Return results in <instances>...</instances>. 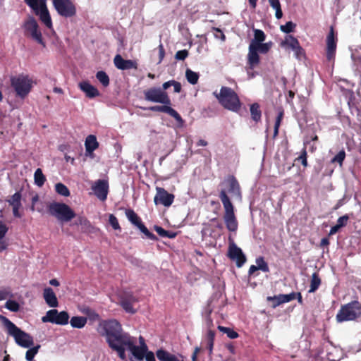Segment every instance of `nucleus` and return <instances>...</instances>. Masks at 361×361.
<instances>
[{
  "instance_id": "1",
  "label": "nucleus",
  "mask_w": 361,
  "mask_h": 361,
  "mask_svg": "<svg viewBox=\"0 0 361 361\" xmlns=\"http://www.w3.org/2000/svg\"><path fill=\"white\" fill-rule=\"evenodd\" d=\"M221 185L226 188V189H221L219 192V198L225 210L224 219L227 229L229 231L235 232L238 229V223L234 213V207L227 192L236 196H240V187L238 181L233 175L228 176L224 181L221 183Z\"/></svg>"
},
{
  "instance_id": "2",
  "label": "nucleus",
  "mask_w": 361,
  "mask_h": 361,
  "mask_svg": "<svg viewBox=\"0 0 361 361\" xmlns=\"http://www.w3.org/2000/svg\"><path fill=\"white\" fill-rule=\"evenodd\" d=\"M143 94L145 100L164 105L152 106L148 108H142V109L166 113L173 117L178 122L179 126H183L184 121L180 115L171 107V101L166 91H164L161 87H152L145 90Z\"/></svg>"
},
{
  "instance_id": "3",
  "label": "nucleus",
  "mask_w": 361,
  "mask_h": 361,
  "mask_svg": "<svg viewBox=\"0 0 361 361\" xmlns=\"http://www.w3.org/2000/svg\"><path fill=\"white\" fill-rule=\"evenodd\" d=\"M102 331L99 334L106 337L109 348L117 353L118 356L122 360H126V355L123 353L121 345L130 336L123 331L121 325L116 319L104 321L100 324Z\"/></svg>"
},
{
  "instance_id": "4",
  "label": "nucleus",
  "mask_w": 361,
  "mask_h": 361,
  "mask_svg": "<svg viewBox=\"0 0 361 361\" xmlns=\"http://www.w3.org/2000/svg\"><path fill=\"white\" fill-rule=\"evenodd\" d=\"M219 104L226 109L238 112L241 107V102L238 94L231 87L223 86L219 93H214Z\"/></svg>"
},
{
  "instance_id": "5",
  "label": "nucleus",
  "mask_w": 361,
  "mask_h": 361,
  "mask_svg": "<svg viewBox=\"0 0 361 361\" xmlns=\"http://www.w3.org/2000/svg\"><path fill=\"white\" fill-rule=\"evenodd\" d=\"M0 320L8 330V334L13 336L16 343L23 348H30L33 343V338L27 333L22 331L7 317L0 314Z\"/></svg>"
},
{
  "instance_id": "6",
  "label": "nucleus",
  "mask_w": 361,
  "mask_h": 361,
  "mask_svg": "<svg viewBox=\"0 0 361 361\" xmlns=\"http://www.w3.org/2000/svg\"><path fill=\"white\" fill-rule=\"evenodd\" d=\"M361 317V302L358 300H353L347 304L341 305L338 312L336 319L338 323L348 321H355Z\"/></svg>"
},
{
  "instance_id": "7",
  "label": "nucleus",
  "mask_w": 361,
  "mask_h": 361,
  "mask_svg": "<svg viewBox=\"0 0 361 361\" xmlns=\"http://www.w3.org/2000/svg\"><path fill=\"white\" fill-rule=\"evenodd\" d=\"M10 81L16 97L21 99H25L29 94L33 86V80L28 75L19 74L12 76Z\"/></svg>"
},
{
  "instance_id": "8",
  "label": "nucleus",
  "mask_w": 361,
  "mask_h": 361,
  "mask_svg": "<svg viewBox=\"0 0 361 361\" xmlns=\"http://www.w3.org/2000/svg\"><path fill=\"white\" fill-rule=\"evenodd\" d=\"M47 210L50 215L61 221L68 222L76 216L75 212L63 202H53L47 206Z\"/></svg>"
},
{
  "instance_id": "9",
  "label": "nucleus",
  "mask_w": 361,
  "mask_h": 361,
  "mask_svg": "<svg viewBox=\"0 0 361 361\" xmlns=\"http://www.w3.org/2000/svg\"><path fill=\"white\" fill-rule=\"evenodd\" d=\"M25 3L38 16L49 29H53L51 18L44 0H24Z\"/></svg>"
},
{
  "instance_id": "10",
  "label": "nucleus",
  "mask_w": 361,
  "mask_h": 361,
  "mask_svg": "<svg viewBox=\"0 0 361 361\" xmlns=\"http://www.w3.org/2000/svg\"><path fill=\"white\" fill-rule=\"evenodd\" d=\"M140 339L141 341V345L137 346L135 345L134 338L130 336L121 345V348L123 349V353L126 354V350H128L135 359L142 360L145 355H146V353L148 351V348L145 343L142 337H140Z\"/></svg>"
},
{
  "instance_id": "11",
  "label": "nucleus",
  "mask_w": 361,
  "mask_h": 361,
  "mask_svg": "<svg viewBox=\"0 0 361 361\" xmlns=\"http://www.w3.org/2000/svg\"><path fill=\"white\" fill-rule=\"evenodd\" d=\"M52 4L60 16L71 18L76 16L77 8L73 0H52Z\"/></svg>"
},
{
  "instance_id": "12",
  "label": "nucleus",
  "mask_w": 361,
  "mask_h": 361,
  "mask_svg": "<svg viewBox=\"0 0 361 361\" xmlns=\"http://www.w3.org/2000/svg\"><path fill=\"white\" fill-rule=\"evenodd\" d=\"M69 314L66 311H59L52 309L47 312L46 315L42 317L44 323L50 322L58 325H66L68 323Z\"/></svg>"
},
{
  "instance_id": "13",
  "label": "nucleus",
  "mask_w": 361,
  "mask_h": 361,
  "mask_svg": "<svg viewBox=\"0 0 361 361\" xmlns=\"http://www.w3.org/2000/svg\"><path fill=\"white\" fill-rule=\"evenodd\" d=\"M25 35H30V37L40 44L44 45L41 31L39 30V25L36 20L32 16H30L23 24Z\"/></svg>"
},
{
  "instance_id": "14",
  "label": "nucleus",
  "mask_w": 361,
  "mask_h": 361,
  "mask_svg": "<svg viewBox=\"0 0 361 361\" xmlns=\"http://www.w3.org/2000/svg\"><path fill=\"white\" fill-rule=\"evenodd\" d=\"M157 194L154 197L155 204H161L164 207H170L173 201L175 196L171 193H169L164 188L157 187Z\"/></svg>"
},
{
  "instance_id": "15",
  "label": "nucleus",
  "mask_w": 361,
  "mask_h": 361,
  "mask_svg": "<svg viewBox=\"0 0 361 361\" xmlns=\"http://www.w3.org/2000/svg\"><path fill=\"white\" fill-rule=\"evenodd\" d=\"M228 257L230 259L235 261L238 267H241L246 262V257L242 250L233 241L228 247Z\"/></svg>"
},
{
  "instance_id": "16",
  "label": "nucleus",
  "mask_w": 361,
  "mask_h": 361,
  "mask_svg": "<svg viewBox=\"0 0 361 361\" xmlns=\"http://www.w3.org/2000/svg\"><path fill=\"white\" fill-rule=\"evenodd\" d=\"M337 37L333 26L330 27L326 37V59L329 61L334 60L336 50Z\"/></svg>"
},
{
  "instance_id": "17",
  "label": "nucleus",
  "mask_w": 361,
  "mask_h": 361,
  "mask_svg": "<svg viewBox=\"0 0 361 361\" xmlns=\"http://www.w3.org/2000/svg\"><path fill=\"white\" fill-rule=\"evenodd\" d=\"M92 190L98 199L104 201L109 192V183L106 180L99 179L92 185Z\"/></svg>"
},
{
  "instance_id": "18",
  "label": "nucleus",
  "mask_w": 361,
  "mask_h": 361,
  "mask_svg": "<svg viewBox=\"0 0 361 361\" xmlns=\"http://www.w3.org/2000/svg\"><path fill=\"white\" fill-rule=\"evenodd\" d=\"M114 63L115 66L119 70L124 71L137 68L136 61L130 59L126 60L120 54L116 55L114 59Z\"/></svg>"
},
{
  "instance_id": "19",
  "label": "nucleus",
  "mask_w": 361,
  "mask_h": 361,
  "mask_svg": "<svg viewBox=\"0 0 361 361\" xmlns=\"http://www.w3.org/2000/svg\"><path fill=\"white\" fill-rule=\"evenodd\" d=\"M137 301L136 298L132 293H125L121 300V305L126 312L129 313H135L133 305Z\"/></svg>"
},
{
  "instance_id": "20",
  "label": "nucleus",
  "mask_w": 361,
  "mask_h": 361,
  "mask_svg": "<svg viewBox=\"0 0 361 361\" xmlns=\"http://www.w3.org/2000/svg\"><path fill=\"white\" fill-rule=\"evenodd\" d=\"M75 224L81 226L82 233H94L97 231V228L93 226L90 221L84 216H78Z\"/></svg>"
},
{
  "instance_id": "21",
  "label": "nucleus",
  "mask_w": 361,
  "mask_h": 361,
  "mask_svg": "<svg viewBox=\"0 0 361 361\" xmlns=\"http://www.w3.org/2000/svg\"><path fill=\"white\" fill-rule=\"evenodd\" d=\"M80 89L85 92L88 98H94L99 95V90L87 81H82L78 84Z\"/></svg>"
},
{
  "instance_id": "22",
  "label": "nucleus",
  "mask_w": 361,
  "mask_h": 361,
  "mask_svg": "<svg viewBox=\"0 0 361 361\" xmlns=\"http://www.w3.org/2000/svg\"><path fill=\"white\" fill-rule=\"evenodd\" d=\"M294 300L293 294H280L279 295H274L273 297L269 296L267 297L268 301H272V307L276 308L277 306L281 304L288 302L291 300Z\"/></svg>"
},
{
  "instance_id": "23",
  "label": "nucleus",
  "mask_w": 361,
  "mask_h": 361,
  "mask_svg": "<svg viewBox=\"0 0 361 361\" xmlns=\"http://www.w3.org/2000/svg\"><path fill=\"white\" fill-rule=\"evenodd\" d=\"M43 297L49 307H56L59 305L57 298L51 288L47 287L44 289Z\"/></svg>"
},
{
  "instance_id": "24",
  "label": "nucleus",
  "mask_w": 361,
  "mask_h": 361,
  "mask_svg": "<svg viewBox=\"0 0 361 361\" xmlns=\"http://www.w3.org/2000/svg\"><path fill=\"white\" fill-rule=\"evenodd\" d=\"M85 155L91 156L93 154V152L97 149L99 147V143L97 140V137L94 135H90L86 137L85 142Z\"/></svg>"
},
{
  "instance_id": "25",
  "label": "nucleus",
  "mask_w": 361,
  "mask_h": 361,
  "mask_svg": "<svg viewBox=\"0 0 361 361\" xmlns=\"http://www.w3.org/2000/svg\"><path fill=\"white\" fill-rule=\"evenodd\" d=\"M156 355L159 361H183L182 356L177 357L164 349H159Z\"/></svg>"
},
{
  "instance_id": "26",
  "label": "nucleus",
  "mask_w": 361,
  "mask_h": 361,
  "mask_svg": "<svg viewBox=\"0 0 361 361\" xmlns=\"http://www.w3.org/2000/svg\"><path fill=\"white\" fill-rule=\"evenodd\" d=\"M257 52L255 47L250 44L247 55V63L250 68H254L259 63V56Z\"/></svg>"
},
{
  "instance_id": "27",
  "label": "nucleus",
  "mask_w": 361,
  "mask_h": 361,
  "mask_svg": "<svg viewBox=\"0 0 361 361\" xmlns=\"http://www.w3.org/2000/svg\"><path fill=\"white\" fill-rule=\"evenodd\" d=\"M298 45H300L299 41L297 38L292 35H287L285 39L281 42V46L286 49H295Z\"/></svg>"
},
{
  "instance_id": "28",
  "label": "nucleus",
  "mask_w": 361,
  "mask_h": 361,
  "mask_svg": "<svg viewBox=\"0 0 361 361\" xmlns=\"http://www.w3.org/2000/svg\"><path fill=\"white\" fill-rule=\"evenodd\" d=\"M321 283L322 280L319 277V274L317 272H314L311 277L310 289L308 290V293H314L319 288Z\"/></svg>"
},
{
  "instance_id": "29",
  "label": "nucleus",
  "mask_w": 361,
  "mask_h": 361,
  "mask_svg": "<svg viewBox=\"0 0 361 361\" xmlns=\"http://www.w3.org/2000/svg\"><path fill=\"white\" fill-rule=\"evenodd\" d=\"M87 319L82 316H75L71 319L70 324L73 328L82 329L87 324Z\"/></svg>"
},
{
  "instance_id": "30",
  "label": "nucleus",
  "mask_w": 361,
  "mask_h": 361,
  "mask_svg": "<svg viewBox=\"0 0 361 361\" xmlns=\"http://www.w3.org/2000/svg\"><path fill=\"white\" fill-rule=\"evenodd\" d=\"M126 216L128 218V221L133 224L135 226H137L142 221L140 217L135 212L134 210L131 209H126Z\"/></svg>"
},
{
  "instance_id": "31",
  "label": "nucleus",
  "mask_w": 361,
  "mask_h": 361,
  "mask_svg": "<svg viewBox=\"0 0 361 361\" xmlns=\"http://www.w3.org/2000/svg\"><path fill=\"white\" fill-rule=\"evenodd\" d=\"M250 114L252 119L255 122H258L261 120L262 111L260 106L257 103H254L250 106Z\"/></svg>"
},
{
  "instance_id": "32",
  "label": "nucleus",
  "mask_w": 361,
  "mask_h": 361,
  "mask_svg": "<svg viewBox=\"0 0 361 361\" xmlns=\"http://www.w3.org/2000/svg\"><path fill=\"white\" fill-rule=\"evenodd\" d=\"M34 180L35 183L39 187H42L44 184L46 177L43 174L41 169L39 168L35 171L34 173Z\"/></svg>"
},
{
  "instance_id": "33",
  "label": "nucleus",
  "mask_w": 361,
  "mask_h": 361,
  "mask_svg": "<svg viewBox=\"0 0 361 361\" xmlns=\"http://www.w3.org/2000/svg\"><path fill=\"white\" fill-rule=\"evenodd\" d=\"M284 116V111L282 108L279 109L278 115L276 118L274 130V137H276L279 134V129L281 123V121Z\"/></svg>"
},
{
  "instance_id": "34",
  "label": "nucleus",
  "mask_w": 361,
  "mask_h": 361,
  "mask_svg": "<svg viewBox=\"0 0 361 361\" xmlns=\"http://www.w3.org/2000/svg\"><path fill=\"white\" fill-rule=\"evenodd\" d=\"M215 338V331L213 330H208L207 334V349L209 350V354L213 352L214 343Z\"/></svg>"
},
{
  "instance_id": "35",
  "label": "nucleus",
  "mask_w": 361,
  "mask_h": 361,
  "mask_svg": "<svg viewBox=\"0 0 361 361\" xmlns=\"http://www.w3.org/2000/svg\"><path fill=\"white\" fill-rule=\"evenodd\" d=\"M137 228L145 235L147 238L154 241L158 240V238L154 233L150 232L142 222L140 224Z\"/></svg>"
},
{
  "instance_id": "36",
  "label": "nucleus",
  "mask_w": 361,
  "mask_h": 361,
  "mask_svg": "<svg viewBox=\"0 0 361 361\" xmlns=\"http://www.w3.org/2000/svg\"><path fill=\"white\" fill-rule=\"evenodd\" d=\"M185 77L188 82L192 85H195L198 82L199 74L190 69H187L185 71Z\"/></svg>"
},
{
  "instance_id": "37",
  "label": "nucleus",
  "mask_w": 361,
  "mask_h": 361,
  "mask_svg": "<svg viewBox=\"0 0 361 361\" xmlns=\"http://www.w3.org/2000/svg\"><path fill=\"white\" fill-rule=\"evenodd\" d=\"M55 190L56 192L63 197L70 196L69 189L63 183H58L55 185Z\"/></svg>"
},
{
  "instance_id": "38",
  "label": "nucleus",
  "mask_w": 361,
  "mask_h": 361,
  "mask_svg": "<svg viewBox=\"0 0 361 361\" xmlns=\"http://www.w3.org/2000/svg\"><path fill=\"white\" fill-rule=\"evenodd\" d=\"M96 78L104 87H107L109 85V78L104 71H98L96 74Z\"/></svg>"
},
{
  "instance_id": "39",
  "label": "nucleus",
  "mask_w": 361,
  "mask_h": 361,
  "mask_svg": "<svg viewBox=\"0 0 361 361\" xmlns=\"http://www.w3.org/2000/svg\"><path fill=\"white\" fill-rule=\"evenodd\" d=\"M218 329L224 333V334H227V336L229 338H231V339H234V338H236L238 337V334L234 330L231 329V328H228V327H225V326H218Z\"/></svg>"
},
{
  "instance_id": "40",
  "label": "nucleus",
  "mask_w": 361,
  "mask_h": 361,
  "mask_svg": "<svg viewBox=\"0 0 361 361\" xmlns=\"http://www.w3.org/2000/svg\"><path fill=\"white\" fill-rule=\"evenodd\" d=\"M40 348V345H37L32 348L28 349L25 354V358L27 361H35L34 357L35 355L38 353L39 349Z\"/></svg>"
},
{
  "instance_id": "41",
  "label": "nucleus",
  "mask_w": 361,
  "mask_h": 361,
  "mask_svg": "<svg viewBox=\"0 0 361 361\" xmlns=\"http://www.w3.org/2000/svg\"><path fill=\"white\" fill-rule=\"evenodd\" d=\"M266 35L264 32L259 29L254 30V39L251 43H262L265 40Z\"/></svg>"
},
{
  "instance_id": "42",
  "label": "nucleus",
  "mask_w": 361,
  "mask_h": 361,
  "mask_svg": "<svg viewBox=\"0 0 361 361\" xmlns=\"http://www.w3.org/2000/svg\"><path fill=\"white\" fill-rule=\"evenodd\" d=\"M256 264L257 268L262 271L263 272H269V267L268 266V264L265 262L263 257H259L256 259Z\"/></svg>"
},
{
  "instance_id": "43",
  "label": "nucleus",
  "mask_w": 361,
  "mask_h": 361,
  "mask_svg": "<svg viewBox=\"0 0 361 361\" xmlns=\"http://www.w3.org/2000/svg\"><path fill=\"white\" fill-rule=\"evenodd\" d=\"M21 197L20 192H16L11 196V200H8L9 204L12 207L21 206Z\"/></svg>"
},
{
  "instance_id": "44",
  "label": "nucleus",
  "mask_w": 361,
  "mask_h": 361,
  "mask_svg": "<svg viewBox=\"0 0 361 361\" xmlns=\"http://www.w3.org/2000/svg\"><path fill=\"white\" fill-rule=\"evenodd\" d=\"M4 306L6 309L13 312H17L20 310V305L16 300H8Z\"/></svg>"
},
{
  "instance_id": "45",
  "label": "nucleus",
  "mask_w": 361,
  "mask_h": 361,
  "mask_svg": "<svg viewBox=\"0 0 361 361\" xmlns=\"http://www.w3.org/2000/svg\"><path fill=\"white\" fill-rule=\"evenodd\" d=\"M295 161H300L304 167L307 166V153L305 147L302 149L300 155L295 159Z\"/></svg>"
},
{
  "instance_id": "46",
  "label": "nucleus",
  "mask_w": 361,
  "mask_h": 361,
  "mask_svg": "<svg viewBox=\"0 0 361 361\" xmlns=\"http://www.w3.org/2000/svg\"><path fill=\"white\" fill-rule=\"evenodd\" d=\"M251 44L262 54L267 53L270 49V45L268 43H251Z\"/></svg>"
},
{
  "instance_id": "47",
  "label": "nucleus",
  "mask_w": 361,
  "mask_h": 361,
  "mask_svg": "<svg viewBox=\"0 0 361 361\" xmlns=\"http://www.w3.org/2000/svg\"><path fill=\"white\" fill-rule=\"evenodd\" d=\"M296 25L292 21L287 22L285 25H282L280 27L281 30L286 34L290 33L294 31Z\"/></svg>"
},
{
  "instance_id": "48",
  "label": "nucleus",
  "mask_w": 361,
  "mask_h": 361,
  "mask_svg": "<svg viewBox=\"0 0 361 361\" xmlns=\"http://www.w3.org/2000/svg\"><path fill=\"white\" fill-rule=\"evenodd\" d=\"M345 158V152L344 149L341 150L332 159V163H338L341 166Z\"/></svg>"
},
{
  "instance_id": "49",
  "label": "nucleus",
  "mask_w": 361,
  "mask_h": 361,
  "mask_svg": "<svg viewBox=\"0 0 361 361\" xmlns=\"http://www.w3.org/2000/svg\"><path fill=\"white\" fill-rule=\"evenodd\" d=\"M11 297H13V294L9 287L2 288L0 289V300H6Z\"/></svg>"
},
{
  "instance_id": "50",
  "label": "nucleus",
  "mask_w": 361,
  "mask_h": 361,
  "mask_svg": "<svg viewBox=\"0 0 361 361\" xmlns=\"http://www.w3.org/2000/svg\"><path fill=\"white\" fill-rule=\"evenodd\" d=\"M109 221L110 225L114 230H121V228L119 225L117 218L114 214H110L109 217Z\"/></svg>"
},
{
  "instance_id": "51",
  "label": "nucleus",
  "mask_w": 361,
  "mask_h": 361,
  "mask_svg": "<svg viewBox=\"0 0 361 361\" xmlns=\"http://www.w3.org/2000/svg\"><path fill=\"white\" fill-rule=\"evenodd\" d=\"M295 53V56L299 59L301 60L302 59L305 57V51L304 49L300 46L298 45L295 49L293 50Z\"/></svg>"
},
{
  "instance_id": "52",
  "label": "nucleus",
  "mask_w": 361,
  "mask_h": 361,
  "mask_svg": "<svg viewBox=\"0 0 361 361\" xmlns=\"http://www.w3.org/2000/svg\"><path fill=\"white\" fill-rule=\"evenodd\" d=\"M188 51L186 49L178 51L175 54V59L178 61H183L188 56Z\"/></svg>"
},
{
  "instance_id": "53",
  "label": "nucleus",
  "mask_w": 361,
  "mask_h": 361,
  "mask_svg": "<svg viewBox=\"0 0 361 361\" xmlns=\"http://www.w3.org/2000/svg\"><path fill=\"white\" fill-rule=\"evenodd\" d=\"M348 219V215H343L338 219L336 224L339 226L341 228L344 227L347 225Z\"/></svg>"
},
{
  "instance_id": "54",
  "label": "nucleus",
  "mask_w": 361,
  "mask_h": 361,
  "mask_svg": "<svg viewBox=\"0 0 361 361\" xmlns=\"http://www.w3.org/2000/svg\"><path fill=\"white\" fill-rule=\"evenodd\" d=\"M213 30H214L216 32V33L214 35L216 38H220L222 41H225L226 36L221 29L217 27H213Z\"/></svg>"
},
{
  "instance_id": "55",
  "label": "nucleus",
  "mask_w": 361,
  "mask_h": 361,
  "mask_svg": "<svg viewBox=\"0 0 361 361\" xmlns=\"http://www.w3.org/2000/svg\"><path fill=\"white\" fill-rule=\"evenodd\" d=\"M154 230L156 231V232L161 237H165L166 235V232L167 231L164 229L161 226H154Z\"/></svg>"
},
{
  "instance_id": "56",
  "label": "nucleus",
  "mask_w": 361,
  "mask_h": 361,
  "mask_svg": "<svg viewBox=\"0 0 361 361\" xmlns=\"http://www.w3.org/2000/svg\"><path fill=\"white\" fill-rule=\"evenodd\" d=\"M159 49V63L163 60L165 56V50L162 44H160L158 47Z\"/></svg>"
},
{
  "instance_id": "57",
  "label": "nucleus",
  "mask_w": 361,
  "mask_h": 361,
  "mask_svg": "<svg viewBox=\"0 0 361 361\" xmlns=\"http://www.w3.org/2000/svg\"><path fill=\"white\" fill-rule=\"evenodd\" d=\"M174 92L179 93L181 91V85L179 82L173 80L172 85Z\"/></svg>"
},
{
  "instance_id": "58",
  "label": "nucleus",
  "mask_w": 361,
  "mask_h": 361,
  "mask_svg": "<svg viewBox=\"0 0 361 361\" xmlns=\"http://www.w3.org/2000/svg\"><path fill=\"white\" fill-rule=\"evenodd\" d=\"M144 358H145L146 361H156L154 353L149 350L146 353Z\"/></svg>"
},
{
  "instance_id": "59",
  "label": "nucleus",
  "mask_w": 361,
  "mask_h": 361,
  "mask_svg": "<svg viewBox=\"0 0 361 361\" xmlns=\"http://www.w3.org/2000/svg\"><path fill=\"white\" fill-rule=\"evenodd\" d=\"M295 97V92L292 90H289L288 92V96L286 97V102L290 104H293V99Z\"/></svg>"
},
{
  "instance_id": "60",
  "label": "nucleus",
  "mask_w": 361,
  "mask_h": 361,
  "mask_svg": "<svg viewBox=\"0 0 361 361\" xmlns=\"http://www.w3.org/2000/svg\"><path fill=\"white\" fill-rule=\"evenodd\" d=\"M290 294H293L294 295V300L295 299H297L298 300V302L300 305H303V300H302V295L300 292H292L290 293Z\"/></svg>"
},
{
  "instance_id": "61",
  "label": "nucleus",
  "mask_w": 361,
  "mask_h": 361,
  "mask_svg": "<svg viewBox=\"0 0 361 361\" xmlns=\"http://www.w3.org/2000/svg\"><path fill=\"white\" fill-rule=\"evenodd\" d=\"M273 8L276 10V13H275L276 18L277 19H281L283 16V12L281 10V5L276 6V8Z\"/></svg>"
},
{
  "instance_id": "62",
  "label": "nucleus",
  "mask_w": 361,
  "mask_h": 361,
  "mask_svg": "<svg viewBox=\"0 0 361 361\" xmlns=\"http://www.w3.org/2000/svg\"><path fill=\"white\" fill-rule=\"evenodd\" d=\"M20 207L21 206L12 207H13V214L15 217H17V218L21 217V214L19 212V209L20 208Z\"/></svg>"
},
{
  "instance_id": "63",
  "label": "nucleus",
  "mask_w": 361,
  "mask_h": 361,
  "mask_svg": "<svg viewBox=\"0 0 361 361\" xmlns=\"http://www.w3.org/2000/svg\"><path fill=\"white\" fill-rule=\"evenodd\" d=\"M340 228H341V227L339 226H338L337 224H336L335 226H334L331 228L330 231H329V235H334L339 231Z\"/></svg>"
},
{
  "instance_id": "64",
  "label": "nucleus",
  "mask_w": 361,
  "mask_h": 361,
  "mask_svg": "<svg viewBox=\"0 0 361 361\" xmlns=\"http://www.w3.org/2000/svg\"><path fill=\"white\" fill-rule=\"evenodd\" d=\"M200 348L196 347L192 355V361H197V354L199 353Z\"/></svg>"
}]
</instances>
